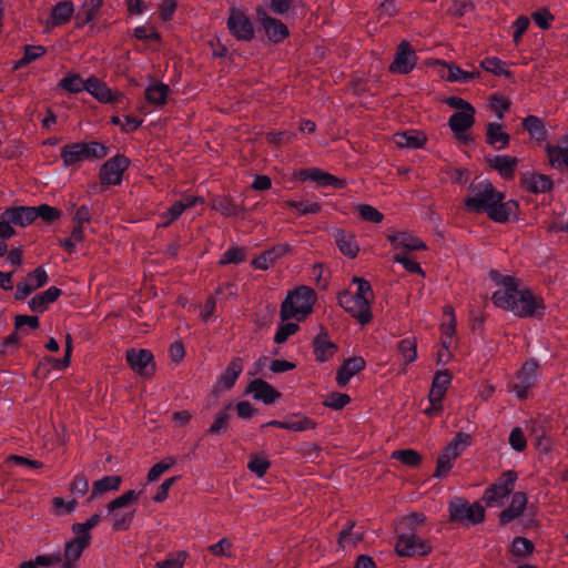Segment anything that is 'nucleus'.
<instances>
[{"instance_id": "26", "label": "nucleus", "mask_w": 568, "mask_h": 568, "mask_svg": "<svg viewBox=\"0 0 568 568\" xmlns=\"http://www.w3.org/2000/svg\"><path fill=\"white\" fill-rule=\"evenodd\" d=\"M523 186L532 193H545L552 187L551 180L544 175L535 172H526L521 175Z\"/></svg>"}, {"instance_id": "25", "label": "nucleus", "mask_w": 568, "mask_h": 568, "mask_svg": "<svg viewBox=\"0 0 568 568\" xmlns=\"http://www.w3.org/2000/svg\"><path fill=\"white\" fill-rule=\"evenodd\" d=\"M387 240L395 250L417 251L426 247L418 237L407 232L389 234L387 235Z\"/></svg>"}, {"instance_id": "13", "label": "nucleus", "mask_w": 568, "mask_h": 568, "mask_svg": "<svg viewBox=\"0 0 568 568\" xmlns=\"http://www.w3.org/2000/svg\"><path fill=\"white\" fill-rule=\"evenodd\" d=\"M395 549L402 557H413L429 554L432 547L415 534H404L399 536Z\"/></svg>"}, {"instance_id": "31", "label": "nucleus", "mask_w": 568, "mask_h": 568, "mask_svg": "<svg viewBox=\"0 0 568 568\" xmlns=\"http://www.w3.org/2000/svg\"><path fill=\"white\" fill-rule=\"evenodd\" d=\"M440 75L449 82L468 83L479 75V72L462 70L456 64L442 63Z\"/></svg>"}, {"instance_id": "49", "label": "nucleus", "mask_w": 568, "mask_h": 568, "mask_svg": "<svg viewBox=\"0 0 568 568\" xmlns=\"http://www.w3.org/2000/svg\"><path fill=\"white\" fill-rule=\"evenodd\" d=\"M245 250L239 246L229 247L220 258V264H240L245 261Z\"/></svg>"}, {"instance_id": "45", "label": "nucleus", "mask_w": 568, "mask_h": 568, "mask_svg": "<svg viewBox=\"0 0 568 568\" xmlns=\"http://www.w3.org/2000/svg\"><path fill=\"white\" fill-rule=\"evenodd\" d=\"M416 339L414 337L404 338L398 343V351L404 364H409L416 359Z\"/></svg>"}, {"instance_id": "59", "label": "nucleus", "mask_w": 568, "mask_h": 568, "mask_svg": "<svg viewBox=\"0 0 568 568\" xmlns=\"http://www.w3.org/2000/svg\"><path fill=\"white\" fill-rule=\"evenodd\" d=\"M353 526L347 529H343L339 532L338 544L343 547L355 546L362 540V535L359 532L352 531Z\"/></svg>"}, {"instance_id": "37", "label": "nucleus", "mask_w": 568, "mask_h": 568, "mask_svg": "<svg viewBox=\"0 0 568 568\" xmlns=\"http://www.w3.org/2000/svg\"><path fill=\"white\" fill-rule=\"evenodd\" d=\"M334 239L344 255L351 258L357 255L359 248L353 235L345 233L343 230H336L334 232Z\"/></svg>"}, {"instance_id": "30", "label": "nucleus", "mask_w": 568, "mask_h": 568, "mask_svg": "<svg viewBox=\"0 0 568 568\" xmlns=\"http://www.w3.org/2000/svg\"><path fill=\"white\" fill-rule=\"evenodd\" d=\"M365 367V361L362 357L346 359L337 371L336 381L339 386H345L349 379Z\"/></svg>"}, {"instance_id": "14", "label": "nucleus", "mask_w": 568, "mask_h": 568, "mask_svg": "<svg viewBox=\"0 0 568 568\" xmlns=\"http://www.w3.org/2000/svg\"><path fill=\"white\" fill-rule=\"evenodd\" d=\"M256 13L270 41L278 43L288 37L287 27L282 21L268 16L264 8H258Z\"/></svg>"}, {"instance_id": "58", "label": "nucleus", "mask_w": 568, "mask_h": 568, "mask_svg": "<svg viewBox=\"0 0 568 568\" xmlns=\"http://www.w3.org/2000/svg\"><path fill=\"white\" fill-rule=\"evenodd\" d=\"M359 216L367 222L381 223L383 221V214L372 205L361 204L357 206Z\"/></svg>"}, {"instance_id": "16", "label": "nucleus", "mask_w": 568, "mask_h": 568, "mask_svg": "<svg viewBox=\"0 0 568 568\" xmlns=\"http://www.w3.org/2000/svg\"><path fill=\"white\" fill-rule=\"evenodd\" d=\"M89 545L90 541L87 538L84 539L77 535L73 539L67 541L63 556H61L60 568H78V561Z\"/></svg>"}, {"instance_id": "8", "label": "nucleus", "mask_w": 568, "mask_h": 568, "mask_svg": "<svg viewBox=\"0 0 568 568\" xmlns=\"http://www.w3.org/2000/svg\"><path fill=\"white\" fill-rule=\"evenodd\" d=\"M450 519L466 524H479L485 518V509L480 503L469 504L464 499H456L449 504Z\"/></svg>"}, {"instance_id": "3", "label": "nucleus", "mask_w": 568, "mask_h": 568, "mask_svg": "<svg viewBox=\"0 0 568 568\" xmlns=\"http://www.w3.org/2000/svg\"><path fill=\"white\" fill-rule=\"evenodd\" d=\"M315 293L307 286H300L290 292L281 306V318L303 321L312 312Z\"/></svg>"}, {"instance_id": "38", "label": "nucleus", "mask_w": 568, "mask_h": 568, "mask_svg": "<svg viewBox=\"0 0 568 568\" xmlns=\"http://www.w3.org/2000/svg\"><path fill=\"white\" fill-rule=\"evenodd\" d=\"M487 143L497 149H504L509 143V135L503 130L501 125L489 123L487 125Z\"/></svg>"}, {"instance_id": "24", "label": "nucleus", "mask_w": 568, "mask_h": 568, "mask_svg": "<svg viewBox=\"0 0 568 568\" xmlns=\"http://www.w3.org/2000/svg\"><path fill=\"white\" fill-rule=\"evenodd\" d=\"M527 506V496L523 491L513 494L511 500L507 508H505L499 516L500 523L507 524L515 518L523 515Z\"/></svg>"}, {"instance_id": "2", "label": "nucleus", "mask_w": 568, "mask_h": 568, "mask_svg": "<svg viewBox=\"0 0 568 568\" xmlns=\"http://www.w3.org/2000/svg\"><path fill=\"white\" fill-rule=\"evenodd\" d=\"M505 195L495 190L490 182H480L465 204L469 211H485L496 222H506L513 213V204L505 202Z\"/></svg>"}, {"instance_id": "57", "label": "nucleus", "mask_w": 568, "mask_h": 568, "mask_svg": "<svg viewBox=\"0 0 568 568\" xmlns=\"http://www.w3.org/2000/svg\"><path fill=\"white\" fill-rule=\"evenodd\" d=\"M532 548L534 546L528 539L517 537L511 542L510 551L514 556L524 558L532 551Z\"/></svg>"}, {"instance_id": "29", "label": "nucleus", "mask_w": 568, "mask_h": 568, "mask_svg": "<svg viewBox=\"0 0 568 568\" xmlns=\"http://www.w3.org/2000/svg\"><path fill=\"white\" fill-rule=\"evenodd\" d=\"M122 483V478L116 475L104 476L92 484L90 500L101 498L105 493L116 491Z\"/></svg>"}, {"instance_id": "10", "label": "nucleus", "mask_w": 568, "mask_h": 568, "mask_svg": "<svg viewBox=\"0 0 568 568\" xmlns=\"http://www.w3.org/2000/svg\"><path fill=\"white\" fill-rule=\"evenodd\" d=\"M339 305L362 324L368 323L372 318L371 303L365 297L345 292L339 296Z\"/></svg>"}, {"instance_id": "7", "label": "nucleus", "mask_w": 568, "mask_h": 568, "mask_svg": "<svg viewBox=\"0 0 568 568\" xmlns=\"http://www.w3.org/2000/svg\"><path fill=\"white\" fill-rule=\"evenodd\" d=\"M516 479L517 474L508 470L496 483L487 487L483 495L486 506L490 508L500 507L513 491Z\"/></svg>"}, {"instance_id": "23", "label": "nucleus", "mask_w": 568, "mask_h": 568, "mask_svg": "<svg viewBox=\"0 0 568 568\" xmlns=\"http://www.w3.org/2000/svg\"><path fill=\"white\" fill-rule=\"evenodd\" d=\"M288 251V244H277L254 258L252 261V266L256 270H268L280 257L284 256Z\"/></svg>"}, {"instance_id": "51", "label": "nucleus", "mask_w": 568, "mask_h": 568, "mask_svg": "<svg viewBox=\"0 0 568 568\" xmlns=\"http://www.w3.org/2000/svg\"><path fill=\"white\" fill-rule=\"evenodd\" d=\"M209 550L213 556H216V557H226V558L234 557L233 544L227 538H222L216 544L211 545L209 547Z\"/></svg>"}, {"instance_id": "53", "label": "nucleus", "mask_w": 568, "mask_h": 568, "mask_svg": "<svg viewBox=\"0 0 568 568\" xmlns=\"http://www.w3.org/2000/svg\"><path fill=\"white\" fill-rule=\"evenodd\" d=\"M232 408V403H229L222 412H220L211 425L209 432L211 434H220L223 430H226L230 419L229 410Z\"/></svg>"}, {"instance_id": "61", "label": "nucleus", "mask_w": 568, "mask_h": 568, "mask_svg": "<svg viewBox=\"0 0 568 568\" xmlns=\"http://www.w3.org/2000/svg\"><path fill=\"white\" fill-rule=\"evenodd\" d=\"M489 106L500 120L503 119L504 113L509 109L510 102L508 99L501 95H493L489 101Z\"/></svg>"}, {"instance_id": "34", "label": "nucleus", "mask_w": 568, "mask_h": 568, "mask_svg": "<svg viewBox=\"0 0 568 568\" xmlns=\"http://www.w3.org/2000/svg\"><path fill=\"white\" fill-rule=\"evenodd\" d=\"M170 88L156 80L150 82L146 87L144 95L149 103L153 105H163L166 102Z\"/></svg>"}, {"instance_id": "54", "label": "nucleus", "mask_w": 568, "mask_h": 568, "mask_svg": "<svg viewBox=\"0 0 568 568\" xmlns=\"http://www.w3.org/2000/svg\"><path fill=\"white\" fill-rule=\"evenodd\" d=\"M84 239L83 227L80 225H75L71 232L70 237L60 240L59 243L63 246L69 253H72L77 245L81 243Z\"/></svg>"}, {"instance_id": "27", "label": "nucleus", "mask_w": 568, "mask_h": 568, "mask_svg": "<svg viewBox=\"0 0 568 568\" xmlns=\"http://www.w3.org/2000/svg\"><path fill=\"white\" fill-rule=\"evenodd\" d=\"M546 150L550 165L568 172V140H564L557 145H548Z\"/></svg>"}, {"instance_id": "41", "label": "nucleus", "mask_w": 568, "mask_h": 568, "mask_svg": "<svg viewBox=\"0 0 568 568\" xmlns=\"http://www.w3.org/2000/svg\"><path fill=\"white\" fill-rule=\"evenodd\" d=\"M141 494L142 493L139 490H134V489L128 490V491L123 493L122 495L118 496L116 498H114L113 500H111L106 505V509L109 511H114V510H120L121 508L129 507L139 500Z\"/></svg>"}, {"instance_id": "4", "label": "nucleus", "mask_w": 568, "mask_h": 568, "mask_svg": "<svg viewBox=\"0 0 568 568\" xmlns=\"http://www.w3.org/2000/svg\"><path fill=\"white\" fill-rule=\"evenodd\" d=\"M108 154V149L100 142L71 143L61 151L64 166H73L82 161L102 159Z\"/></svg>"}, {"instance_id": "22", "label": "nucleus", "mask_w": 568, "mask_h": 568, "mask_svg": "<svg viewBox=\"0 0 568 568\" xmlns=\"http://www.w3.org/2000/svg\"><path fill=\"white\" fill-rule=\"evenodd\" d=\"M295 176L302 181H314L321 186H334V187H342L343 182L335 178L334 175L326 173L317 168H311L306 170L298 171Z\"/></svg>"}, {"instance_id": "55", "label": "nucleus", "mask_w": 568, "mask_h": 568, "mask_svg": "<svg viewBox=\"0 0 568 568\" xmlns=\"http://www.w3.org/2000/svg\"><path fill=\"white\" fill-rule=\"evenodd\" d=\"M480 65L487 72H490V73H494L497 75H501V74L508 75L509 74L506 63L495 57L486 58L485 60L481 61Z\"/></svg>"}, {"instance_id": "39", "label": "nucleus", "mask_w": 568, "mask_h": 568, "mask_svg": "<svg viewBox=\"0 0 568 568\" xmlns=\"http://www.w3.org/2000/svg\"><path fill=\"white\" fill-rule=\"evenodd\" d=\"M335 348V345L327 339L325 334H320L314 341V353L320 362H325L332 357Z\"/></svg>"}, {"instance_id": "46", "label": "nucleus", "mask_w": 568, "mask_h": 568, "mask_svg": "<svg viewBox=\"0 0 568 568\" xmlns=\"http://www.w3.org/2000/svg\"><path fill=\"white\" fill-rule=\"evenodd\" d=\"M100 523V515L94 514L85 523H75L72 525V532L82 538L91 541L90 529L94 528Z\"/></svg>"}, {"instance_id": "15", "label": "nucleus", "mask_w": 568, "mask_h": 568, "mask_svg": "<svg viewBox=\"0 0 568 568\" xmlns=\"http://www.w3.org/2000/svg\"><path fill=\"white\" fill-rule=\"evenodd\" d=\"M126 361L130 367L141 376H148L154 371L153 355L149 349H128Z\"/></svg>"}, {"instance_id": "1", "label": "nucleus", "mask_w": 568, "mask_h": 568, "mask_svg": "<svg viewBox=\"0 0 568 568\" xmlns=\"http://www.w3.org/2000/svg\"><path fill=\"white\" fill-rule=\"evenodd\" d=\"M489 275L498 286L491 296V301L497 307L521 318L544 315L546 310L544 300L524 286L518 278L501 275L497 271H490Z\"/></svg>"}, {"instance_id": "63", "label": "nucleus", "mask_w": 568, "mask_h": 568, "mask_svg": "<svg viewBox=\"0 0 568 568\" xmlns=\"http://www.w3.org/2000/svg\"><path fill=\"white\" fill-rule=\"evenodd\" d=\"M186 559V552L180 551L169 556L164 561L156 562L158 568H182Z\"/></svg>"}, {"instance_id": "35", "label": "nucleus", "mask_w": 568, "mask_h": 568, "mask_svg": "<svg viewBox=\"0 0 568 568\" xmlns=\"http://www.w3.org/2000/svg\"><path fill=\"white\" fill-rule=\"evenodd\" d=\"M243 371V361L240 357L233 358L227 367L221 373L219 383L224 389L231 388Z\"/></svg>"}, {"instance_id": "9", "label": "nucleus", "mask_w": 568, "mask_h": 568, "mask_svg": "<svg viewBox=\"0 0 568 568\" xmlns=\"http://www.w3.org/2000/svg\"><path fill=\"white\" fill-rule=\"evenodd\" d=\"M130 165V160L118 154L108 160L100 170V180L104 185H118L122 181V175Z\"/></svg>"}, {"instance_id": "28", "label": "nucleus", "mask_w": 568, "mask_h": 568, "mask_svg": "<svg viewBox=\"0 0 568 568\" xmlns=\"http://www.w3.org/2000/svg\"><path fill=\"white\" fill-rule=\"evenodd\" d=\"M452 382V375L448 371H439L434 376L432 387L429 390V403H442L446 390Z\"/></svg>"}, {"instance_id": "52", "label": "nucleus", "mask_w": 568, "mask_h": 568, "mask_svg": "<svg viewBox=\"0 0 568 568\" xmlns=\"http://www.w3.org/2000/svg\"><path fill=\"white\" fill-rule=\"evenodd\" d=\"M175 464V459L173 457H166L163 460L156 463L151 467L148 473V483H153L160 478V476L170 469Z\"/></svg>"}, {"instance_id": "5", "label": "nucleus", "mask_w": 568, "mask_h": 568, "mask_svg": "<svg viewBox=\"0 0 568 568\" xmlns=\"http://www.w3.org/2000/svg\"><path fill=\"white\" fill-rule=\"evenodd\" d=\"M36 220L33 206H16L6 209L0 215V237L9 240L14 234L13 226L26 227Z\"/></svg>"}, {"instance_id": "6", "label": "nucleus", "mask_w": 568, "mask_h": 568, "mask_svg": "<svg viewBox=\"0 0 568 568\" xmlns=\"http://www.w3.org/2000/svg\"><path fill=\"white\" fill-rule=\"evenodd\" d=\"M471 438L468 434L458 433L443 449L438 456L435 477H446L454 466V462L470 445Z\"/></svg>"}, {"instance_id": "47", "label": "nucleus", "mask_w": 568, "mask_h": 568, "mask_svg": "<svg viewBox=\"0 0 568 568\" xmlns=\"http://www.w3.org/2000/svg\"><path fill=\"white\" fill-rule=\"evenodd\" d=\"M392 458L402 462L408 467H417L422 462V456L414 449H402L392 453Z\"/></svg>"}, {"instance_id": "56", "label": "nucleus", "mask_w": 568, "mask_h": 568, "mask_svg": "<svg viewBox=\"0 0 568 568\" xmlns=\"http://www.w3.org/2000/svg\"><path fill=\"white\" fill-rule=\"evenodd\" d=\"M108 515L112 517L113 528L115 530H126L133 519V511L122 514L120 510L109 511Z\"/></svg>"}, {"instance_id": "33", "label": "nucleus", "mask_w": 568, "mask_h": 568, "mask_svg": "<svg viewBox=\"0 0 568 568\" xmlns=\"http://www.w3.org/2000/svg\"><path fill=\"white\" fill-rule=\"evenodd\" d=\"M60 295H61V290L55 286H51L47 291L33 296L29 301V307L33 312L42 313Z\"/></svg>"}, {"instance_id": "18", "label": "nucleus", "mask_w": 568, "mask_h": 568, "mask_svg": "<svg viewBox=\"0 0 568 568\" xmlns=\"http://www.w3.org/2000/svg\"><path fill=\"white\" fill-rule=\"evenodd\" d=\"M415 63V52L409 49V44L407 42H402L398 45L394 62L389 69L392 72L405 74L413 70Z\"/></svg>"}, {"instance_id": "42", "label": "nucleus", "mask_w": 568, "mask_h": 568, "mask_svg": "<svg viewBox=\"0 0 568 568\" xmlns=\"http://www.w3.org/2000/svg\"><path fill=\"white\" fill-rule=\"evenodd\" d=\"M445 316L447 317V322L442 324V339L440 344L444 348L450 347L453 344V338L455 335L456 322L450 308L445 310Z\"/></svg>"}, {"instance_id": "11", "label": "nucleus", "mask_w": 568, "mask_h": 568, "mask_svg": "<svg viewBox=\"0 0 568 568\" xmlns=\"http://www.w3.org/2000/svg\"><path fill=\"white\" fill-rule=\"evenodd\" d=\"M538 375V365L535 362H527L518 372L511 385V390L519 399L526 398L534 387Z\"/></svg>"}, {"instance_id": "17", "label": "nucleus", "mask_w": 568, "mask_h": 568, "mask_svg": "<svg viewBox=\"0 0 568 568\" xmlns=\"http://www.w3.org/2000/svg\"><path fill=\"white\" fill-rule=\"evenodd\" d=\"M49 281V276L43 267H37L33 272L29 273L24 281L17 285V298H24L33 291L42 287Z\"/></svg>"}, {"instance_id": "44", "label": "nucleus", "mask_w": 568, "mask_h": 568, "mask_svg": "<svg viewBox=\"0 0 568 568\" xmlns=\"http://www.w3.org/2000/svg\"><path fill=\"white\" fill-rule=\"evenodd\" d=\"M59 85L70 93H79L87 90V80L83 81L78 73H69L60 80Z\"/></svg>"}, {"instance_id": "60", "label": "nucleus", "mask_w": 568, "mask_h": 568, "mask_svg": "<svg viewBox=\"0 0 568 568\" xmlns=\"http://www.w3.org/2000/svg\"><path fill=\"white\" fill-rule=\"evenodd\" d=\"M36 211V219L41 217L45 222H51L60 217L61 213L58 209L47 204L33 206Z\"/></svg>"}, {"instance_id": "43", "label": "nucleus", "mask_w": 568, "mask_h": 568, "mask_svg": "<svg viewBox=\"0 0 568 568\" xmlns=\"http://www.w3.org/2000/svg\"><path fill=\"white\" fill-rule=\"evenodd\" d=\"M74 7L70 1H61L57 3L52 9V22L54 26H61L69 21L73 14Z\"/></svg>"}, {"instance_id": "48", "label": "nucleus", "mask_w": 568, "mask_h": 568, "mask_svg": "<svg viewBox=\"0 0 568 568\" xmlns=\"http://www.w3.org/2000/svg\"><path fill=\"white\" fill-rule=\"evenodd\" d=\"M524 128L529 132L530 136L536 140H542L545 138V129L542 122L534 116H527L523 122Z\"/></svg>"}, {"instance_id": "64", "label": "nucleus", "mask_w": 568, "mask_h": 568, "mask_svg": "<svg viewBox=\"0 0 568 568\" xmlns=\"http://www.w3.org/2000/svg\"><path fill=\"white\" fill-rule=\"evenodd\" d=\"M297 329L298 325L295 323H285L280 325L274 336V342L277 344L284 343L290 336L295 334Z\"/></svg>"}, {"instance_id": "12", "label": "nucleus", "mask_w": 568, "mask_h": 568, "mask_svg": "<svg viewBox=\"0 0 568 568\" xmlns=\"http://www.w3.org/2000/svg\"><path fill=\"white\" fill-rule=\"evenodd\" d=\"M227 28L233 37L250 41L254 37V27L250 19L236 8H232L227 18Z\"/></svg>"}, {"instance_id": "20", "label": "nucleus", "mask_w": 568, "mask_h": 568, "mask_svg": "<svg viewBox=\"0 0 568 568\" xmlns=\"http://www.w3.org/2000/svg\"><path fill=\"white\" fill-rule=\"evenodd\" d=\"M93 98L102 103L118 102L121 99V94L112 92V90L98 78L91 77L87 79V90Z\"/></svg>"}, {"instance_id": "50", "label": "nucleus", "mask_w": 568, "mask_h": 568, "mask_svg": "<svg viewBox=\"0 0 568 568\" xmlns=\"http://www.w3.org/2000/svg\"><path fill=\"white\" fill-rule=\"evenodd\" d=\"M185 210L183 209V205L176 201L175 203H173L166 212H164L161 216H160V222H159V226L161 227H166L169 226L172 222H174L175 220H178L181 214L184 212Z\"/></svg>"}, {"instance_id": "36", "label": "nucleus", "mask_w": 568, "mask_h": 568, "mask_svg": "<svg viewBox=\"0 0 568 568\" xmlns=\"http://www.w3.org/2000/svg\"><path fill=\"white\" fill-rule=\"evenodd\" d=\"M488 162L504 179H511L517 165V159L509 155H495Z\"/></svg>"}, {"instance_id": "62", "label": "nucleus", "mask_w": 568, "mask_h": 568, "mask_svg": "<svg viewBox=\"0 0 568 568\" xmlns=\"http://www.w3.org/2000/svg\"><path fill=\"white\" fill-rule=\"evenodd\" d=\"M349 403V396L343 393H332L327 395L324 405L334 409H341Z\"/></svg>"}, {"instance_id": "32", "label": "nucleus", "mask_w": 568, "mask_h": 568, "mask_svg": "<svg viewBox=\"0 0 568 568\" xmlns=\"http://www.w3.org/2000/svg\"><path fill=\"white\" fill-rule=\"evenodd\" d=\"M393 141L398 148L418 149L426 142L424 133L409 130L393 135Z\"/></svg>"}, {"instance_id": "19", "label": "nucleus", "mask_w": 568, "mask_h": 568, "mask_svg": "<svg viewBox=\"0 0 568 568\" xmlns=\"http://www.w3.org/2000/svg\"><path fill=\"white\" fill-rule=\"evenodd\" d=\"M246 393L253 394L255 400H261L266 405L273 404L281 397V394L272 385L261 378L252 381L246 388Z\"/></svg>"}, {"instance_id": "40", "label": "nucleus", "mask_w": 568, "mask_h": 568, "mask_svg": "<svg viewBox=\"0 0 568 568\" xmlns=\"http://www.w3.org/2000/svg\"><path fill=\"white\" fill-rule=\"evenodd\" d=\"M315 427V423L303 415H291L284 419V429L291 432H304L308 429H313Z\"/></svg>"}, {"instance_id": "21", "label": "nucleus", "mask_w": 568, "mask_h": 568, "mask_svg": "<svg viewBox=\"0 0 568 568\" xmlns=\"http://www.w3.org/2000/svg\"><path fill=\"white\" fill-rule=\"evenodd\" d=\"M475 122V109L467 111H457L448 120L449 128L457 139H465V132L469 130Z\"/></svg>"}]
</instances>
